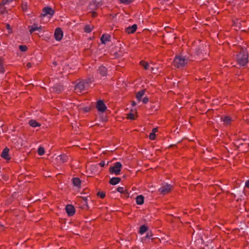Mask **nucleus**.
Returning <instances> with one entry per match:
<instances>
[{
  "label": "nucleus",
  "instance_id": "obj_33",
  "mask_svg": "<svg viewBox=\"0 0 249 249\" xmlns=\"http://www.w3.org/2000/svg\"><path fill=\"white\" fill-rule=\"evenodd\" d=\"M127 118L128 119H130V120H133L135 119V117L134 115L133 114L131 113H130L127 114Z\"/></svg>",
  "mask_w": 249,
  "mask_h": 249
},
{
  "label": "nucleus",
  "instance_id": "obj_5",
  "mask_svg": "<svg viewBox=\"0 0 249 249\" xmlns=\"http://www.w3.org/2000/svg\"><path fill=\"white\" fill-rule=\"evenodd\" d=\"M88 88L86 85L85 82L81 81L75 86L74 90L76 92L81 93L82 91L86 90Z\"/></svg>",
  "mask_w": 249,
  "mask_h": 249
},
{
  "label": "nucleus",
  "instance_id": "obj_25",
  "mask_svg": "<svg viewBox=\"0 0 249 249\" xmlns=\"http://www.w3.org/2000/svg\"><path fill=\"white\" fill-rule=\"evenodd\" d=\"M5 72V69L3 66V59L0 57V73H4Z\"/></svg>",
  "mask_w": 249,
  "mask_h": 249
},
{
  "label": "nucleus",
  "instance_id": "obj_42",
  "mask_svg": "<svg viewBox=\"0 0 249 249\" xmlns=\"http://www.w3.org/2000/svg\"><path fill=\"white\" fill-rule=\"evenodd\" d=\"M245 186L248 188H249V179L248 180L246 183H245Z\"/></svg>",
  "mask_w": 249,
  "mask_h": 249
},
{
  "label": "nucleus",
  "instance_id": "obj_11",
  "mask_svg": "<svg viewBox=\"0 0 249 249\" xmlns=\"http://www.w3.org/2000/svg\"><path fill=\"white\" fill-rule=\"evenodd\" d=\"M29 32L30 34H32L33 32L36 31H38L39 32L42 31V27L41 26H38L37 24H34L33 25L29 26Z\"/></svg>",
  "mask_w": 249,
  "mask_h": 249
},
{
  "label": "nucleus",
  "instance_id": "obj_28",
  "mask_svg": "<svg viewBox=\"0 0 249 249\" xmlns=\"http://www.w3.org/2000/svg\"><path fill=\"white\" fill-rule=\"evenodd\" d=\"M37 153L40 156H42L45 154V150L43 147L40 146L37 150Z\"/></svg>",
  "mask_w": 249,
  "mask_h": 249
},
{
  "label": "nucleus",
  "instance_id": "obj_7",
  "mask_svg": "<svg viewBox=\"0 0 249 249\" xmlns=\"http://www.w3.org/2000/svg\"><path fill=\"white\" fill-rule=\"evenodd\" d=\"M55 11L51 7H45L42 10V13L41 14V16L45 17L46 16L49 15L51 16L54 14Z\"/></svg>",
  "mask_w": 249,
  "mask_h": 249
},
{
  "label": "nucleus",
  "instance_id": "obj_13",
  "mask_svg": "<svg viewBox=\"0 0 249 249\" xmlns=\"http://www.w3.org/2000/svg\"><path fill=\"white\" fill-rule=\"evenodd\" d=\"M56 160H57L59 163H64L68 161V157L65 154H62L58 156L56 158Z\"/></svg>",
  "mask_w": 249,
  "mask_h": 249
},
{
  "label": "nucleus",
  "instance_id": "obj_3",
  "mask_svg": "<svg viewBox=\"0 0 249 249\" xmlns=\"http://www.w3.org/2000/svg\"><path fill=\"white\" fill-rule=\"evenodd\" d=\"M122 165L120 162H116L113 166H111L109 169V171L110 174H114L116 175H119L120 174Z\"/></svg>",
  "mask_w": 249,
  "mask_h": 249
},
{
  "label": "nucleus",
  "instance_id": "obj_44",
  "mask_svg": "<svg viewBox=\"0 0 249 249\" xmlns=\"http://www.w3.org/2000/svg\"><path fill=\"white\" fill-rule=\"evenodd\" d=\"M22 9H23V10H25L26 9H27V6L26 5H25V6H22Z\"/></svg>",
  "mask_w": 249,
  "mask_h": 249
},
{
  "label": "nucleus",
  "instance_id": "obj_10",
  "mask_svg": "<svg viewBox=\"0 0 249 249\" xmlns=\"http://www.w3.org/2000/svg\"><path fill=\"white\" fill-rule=\"evenodd\" d=\"M221 121L223 122L224 124L226 126L231 125L233 119L228 116H223L221 117Z\"/></svg>",
  "mask_w": 249,
  "mask_h": 249
},
{
  "label": "nucleus",
  "instance_id": "obj_34",
  "mask_svg": "<svg viewBox=\"0 0 249 249\" xmlns=\"http://www.w3.org/2000/svg\"><path fill=\"white\" fill-rule=\"evenodd\" d=\"M122 3L128 4L132 2V0H119Z\"/></svg>",
  "mask_w": 249,
  "mask_h": 249
},
{
  "label": "nucleus",
  "instance_id": "obj_8",
  "mask_svg": "<svg viewBox=\"0 0 249 249\" xmlns=\"http://www.w3.org/2000/svg\"><path fill=\"white\" fill-rule=\"evenodd\" d=\"M96 107L98 111L104 112L107 110V107L102 100H99L97 102Z\"/></svg>",
  "mask_w": 249,
  "mask_h": 249
},
{
  "label": "nucleus",
  "instance_id": "obj_31",
  "mask_svg": "<svg viewBox=\"0 0 249 249\" xmlns=\"http://www.w3.org/2000/svg\"><path fill=\"white\" fill-rule=\"evenodd\" d=\"M19 49L21 52H25L28 50V47L26 45H19Z\"/></svg>",
  "mask_w": 249,
  "mask_h": 249
},
{
  "label": "nucleus",
  "instance_id": "obj_19",
  "mask_svg": "<svg viewBox=\"0 0 249 249\" xmlns=\"http://www.w3.org/2000/svg\"><path fill=\"white\" fill-rule=\"evenodd\" d=\"M121 180V178L119 177H113L110 179L109 183L111 185H115L119 183Z\"/></svg>",
  "mask_w": 249,
  "mask_h": 249
},
{
  "label": "nucleus",
  "instance_id": "obj_22",
  "mask_svg": "<svg viewBox=\"0 0 249 249\" xmlns=\"http://www.w3.org/2000/svg\"><path fill=\"white\" fill-rule=\"evenodd\" d=\"M145 94L144 90H141L138 92L136 94V97L138 101H141L142 98V97Z\"/></svg>",
  "mask_w": 249,
  "mask_h": 249
},
{
  "label": "nucleus",
  "instance_id": "obj_45",
  "mask_svg": "<svg viewBox=\"0 0 249 249\" xmlns=\"http://www.w3.org/2000/svg\"><path fill=\"white\" fill-rule=\"evenodd\" d=\"M136 105V103H135V102H132V106H134Z\"/></svg>",
  "mask_w": 249,
  "mask_h": 249
},
{
  "label": "nucleus",
  "instance_id": "obj_23",
  "mask_svg": "<svg viewBox=\"0 0 249 249\" xmlns=\"http://www.w3.org/2000/svg\"><path fill=\"white\" fill-rule=\"evenodd\" d=\"M29 124H30V126L33 127L40 126V124L39 123L37 122L36 120L33 119L29 121Z\"/></svg>",
  "mask_w": 249,
  "mask_h": 249
},
{
  "label": "nucleus",
  "instance_id": "obj_43",
  "mask_svg": "<svg viewBox=\"0 0 249 249\" xmlns=\"http://www.w3.org/2000/svg\"><path fill=\"white\" fill-rule=\"evenodd\" d=\"M157 131H158V128H154L152 129V133H154L155 134V133L157 132Z\"/></svg>",
  "mask_w": 249,
  "mask_h": 249
},
{
  "label": "nucleus",
  "instance_id": "obj_41",
  "mask_svg": "<svg viewBox=\"0 0 249 249\" xmlns=\"http://www.w3.org/2000/svg\"><path fill=\"white\" fill-rule=\"evenodd\" d=\"M33 66V64L32 63H30V62H29L26 65V67L28 68V69H30L31 68H32Z\"/></svg>",
  "mask_w": 249,
  "mask_h": 249
},
{
  "label": "nucleus",
  "instance_id": "obj_12",
  "mask_svg": "<svg viewBox=\"0 0 249 249\" xmlns=\"http://www.w3.org/2000/svg\"><path fill=\"white\" fill-rule=\"evenodd\" d=\"M66 211L69 216H72L75 213V208L71 205H68L66 207Z\"/></svg>",
  "mask_w": 249,
  "mask_h": 249
},
{
  "label": "nucleus",
  "instance_id": "obj_37",
  "mask_svg": "<svg viewBox=\"0 0 249 249\" xmlns=\"http://www.w3.org/2000/svg\"><path fill=\"white\" fill-rule=\"evenodd\" d=\"M149 101V99L147 97H145L143 98V99H142V102L144 103V104H146L148 103Z\"/></svg>",
  "mask_w": 249,
  "mask_h": 249
},
{
  "label": "nucleus",
  "instance_id": "obj_39",
  "mask_svg": "<svg viewBox=\"0 0 249 249\" xmlns=\"http://www.w3.org/2000/svg\"><path fill=\"white\" fill-rule=\"evenodd\" d=\"M99 165L101 167H104L105 165H106V162L105 161H101L100 163H99Z\"/></svg>",
  "mask_w": 249,
  "mask_h": 249
},
{
  "label": "nucleus",
  "instance_id": "obj_24",
  "mask_svg": "<svg viewBox=\"0 0 249 249\" xmlns=\"http://www.w3.org/2000/svg\"><path fill=\"white\" fill-rule=\"evenodd\" d=\"M93 29V26H91V25H90L89 24H87L85 26L84 30V32L86 33H89L92 31Z\"/></svg>",
  "mask_w": 249,
  "mask_h": 249
},
{
  "label": "nucleus",
  "instance_id": "obj_9",
  "mask_svg": "<svg viewBox=\"0 0 249 249\" xmlns=\"http://www.w3.org/2000/svg\"><path fill=\"white\" fill-rule=\"evenodd\" d=\"M63 36V33L62 30L60 28H57L55 29L54 32V38L55 40L57 41H60L62 38Z\"/></svg>",
  "mask_w": 249,
  "mask_h": 249
},
{
  "label": "nucleus",
  "instance_id": "obj_6",
  "mask_svg": "<svg viewBox=\"0 0 249 249\" xmlns=\"http://www.w3.org/2000/svg\"><path fill=\"white\" fill-rule=\"evenodd\" d=\"M172 186L168 184L161 186L159 189V192L160 194L165 195L168 194L171 190Z\"/></svg>",
  "mask_w": 249,
  "mask_h": 249
},
{
  "label": "nucleus",
  "instance_id": "obj_38",
  "mask_svg": "<svg viewBox=\"0 0 249 249\" xmlns=\"http://www.w3.org/2000/svg\"><path fill=\"white\" fill-rule=\"evenodd\" d=\"M153 235V234L150 231V232H148L147 233L146 236H145V238H151Z\"/></svg>",
  "mask_w": 249,
  "mask_h": 249
},
{
  "label": "nucleus",
  "instance_id": "obj_26",
  "mask_svg": "<svg viewBox=\"0 0 249 249\" xmlns=\"http://www.w3.org/2000/svg\"><path fill=\"white\" fill-rule=\"evenodd\" d=\"M148 230V228L145 225H142L140 228L139 233L141 234H143Z\"/></svg>",
  "mask_w": 249,
  "mask_h": 249
},
{
  "label": "nucleus",
  "instance_id": "obj_30",
  "mask_svg": "<svg viewBox=\"0 0 249 249\" xmlns=\"http://www.w3.org/2000/svg\"><path fill=\"white\" fill-rule=\"evenodd\" d=\"M5 11V7H4V4L3 3L0 4V14H3L4 13Z\"/></svg>",
  "mask_w": 249,
  "mask_h": 249
},
{
  "label": "nucleus",
  "instance_id": "obj_15",
  "mask_svg": "<svg viewBox=\"0 0 249 249\" xmlns=\"http://www.w3.org/2000/svg\"><path fill=\"white\" fill-rule=\"evenodd\" d=\"M9 150L8 148H5L1 153V157L5 160H9Z\"/></svg>",
  "mask_w": 249,
  "mask_h": 249
},
{
  "label": "nucleus",
  "instance_id": "obj_35",
  "mask_svg": "<svg viewBox=\"0 0 249 249\" xmlns=\"http://www.w3.org/2000/svg\"><path fill=\"white\" fill-rule=\"evenodd\" d=\"M149 138L151 140H154L156 139V135L154 133H150L149 136Z\"/></svg>",
  "mask_w": 249,
  "mask_h": 249
},
{
  "label": "nucleus",
  "instance_id": "obj_2",
  "mask_svg": "<svg viewBox=\"0 0 249 249\" xmlns=\"http://www.w3.org/2000/svg\"><path fill=\"white\" fill-rule=\"evenodd\" d=\"M188 62V59L182 56H177L173 62V66L177 68H181L186 66Z\"/></svg>",
  "mask_w": 249,
  "mask_h": 249
},
{
  "label": "nucleus",
  "instance_id": "obj_46",
  "mask_svg": "<svg viewBox=\"0 0 249 249\" xmlns=\"http://www.w3.org/2000/svg\"><path fill=\"white\" fill-rule=\"evenodd\" d=\"M151 71H153V68H151Z\"/></svg>",
  "mask_w": 249,
  "mask_h": 249
},
{
  "label": "nucleus",
  "instance_id": "obj_40",
  "mask_svg": "<svg viewBox=\"0 0 249 249\" xmlns=\"http://www.w3.org/2000/svg\"><path fill=\"white\" fill-rule=\"evenodd\" d=\"M12 0H2V3L3 4H6L7 3L12 1Z\"/></svg>",
  "mask_w": 249,
  "mask_h": 249
},
{
  "label": "nucleus",
  "instance_id": "obj_21",
  "mask_svg": "<svg viewBox=\"0 0 249 249\" xmlns=\"http://www.w3.org/2000/svg\"><path fill=\"white\" fill-rule=\"evenodd\" d=\"M81 180L78 178H75L72 179V183L74 186L80 188L81 186Z\"/></svg>",
  "mask_w": 249,
  "mask_h": 249
},
{
  "label": "nucleus",
  "instance_id": "obj_18",
  "mask_svg": "<svg viewBox=\"0 0 249 249\" xmlns=\"http://www.w3.org/2000/svg\"><path fill=\"white\" fill-rule=\"evenodd\" d=\"M98 73L102 76H105L107 75V70L104 66H101L99 67L98 70Z\"/></svg>",
  "mask_w": 249,
  "mask_h": 249
},
{
  "label": "nucleus",
  "instance_id": "obj_29",
  "mask_svg": "<svg viewBox=\"0 0 249 249\" xmlns=\"http://www.w3.org/2000/svg\"><path fill=\"white\" fill-rule=\"evenodd\" d=\"M83 81L85 82L86 85L87 87V88H89L90 86V85L93 82V80L92 79H88L83 80Z\"/></svg>",
  "mask_w": 249,
  "mask_h": 249
},
{
  "label": "nucleus",
  "instance_id": "obj_36",
  "mask_svg": "<svg viewBox=\"0 0 249 249\" xmlns=\"http://www.w3.org/2000/svg\"><path fill=\"white\" fill-rule=\"evenodd\" d=\"M6 28L8 30V33L9 34L12 33V28L11 27L10 25H9V24H8V23L6 24Z\"/></svg>",
  "mask_w": 249,
  "mask_h": 249
},
{
  "label": "nucleus",
  "instance_id": "obj_20",
  "mask_svg": "<svg viewBox=\"0 0 249 249\" xmlns=\"http://www.w3.org/2000/svg\"><path fill=\"white\" fill-rule=\"evenodd\" d=\"M136 202L138 205H142L144 203V196L142 195H139L136 198Z\"/></svg>",
  "mask_w": 249,
  "mask_h": 249
},
{
  "label": "nucleus",
  "instance_id": "obj_14",
  "mask_svg": "<svg viewBox=\"0 0 249 249\" xmlns=\"http://www.w3.org/2000/svg\"><path fill=\"white\" fill-rule=\"evenodd\" d=\"M137 28L136 24H133L131 26H129L125 29V32L128 34H133L135 32Z\"/></svg>",
  "mask_w": 249,
  "mask_h": 249
},
{
  "label": "nucleus",
  "instance_id": "obj_4",
  "mask_svg": "<svg viewBox=\"0 0 249 249\" xmlns=\"http://www.w3.org/2000/svg\"><path fill=\"white\" fill-rule=\"evenodd\" d=\"M77 202L78 203L79 207L82 209L88 208V200L86 197L79 196L77 198Z\"/></svg>",
  "mask_w": 249,
  "mask_h": 249
},
{
  "label": "nucleus",
  "instance_id": "obj_1",
  "mask_svg": "<svg viewBox=\"0 0 249 249\" xmlns=\"http://www.w3.org/2000/svg\"><path fill=\"white\" fill-rule=\"evenodd\" d=\"M248 53L246 49L242 48L237 55V62L242 66H245L248 63Z\"/></svg>",
  "mask_w": 249,
  "mask_h": 249
},
{
  "label": "nucleus",
  "instance_id": "obj_32",
  "mask_svg": "<svg viewBox=\"0 0 249 249\" xmlns=\"http://www.w3.org/2000/svg\"><path fill=\"white\" fill-rule=\"evenodd\" d=\"M97 196H99L101 198H105L106 196V193L104 192H99L97 194Z\"/></svg>",
  "mask_w": 249,
  "mask_h": 249
},
{
  "label": "nucleus",
  "instance_id": "obj_17",
  "mask_svg": "<svg viewBox=\"0 0 249 249\" xmlns=\"http://www.w3.org/2000/svg\"><path fill=\"white\" fill-rule=\"evenodd\" d=\"M110 36L107 34H103L100 38L103 44H106L107 42L110 41Z\"/></svg>",
  "mask_w": 249,
  "mask_h": 249
},
{
  "label": "nucleus",
  "instance_id": "obj_16",
  "mask_svg": "<svg viewBox=\"0 0 249 249\" xmlns=\"http://www.w3.org/2000/svg\"><path fill=\"white\" fill-rule=\"evenodd\" d=\"M117 191L121 194H124L127 197L129 196L128 191L126 188L123 187H119L117 188Z\"/></svg>",
  "mask_w": 249,
  "mask_h": 249
},
{
  "label": "nucleus",
  "instance_id": "obj_27",
  "mask_svg": "<svg viewBox=\"0 0 249 249\" xmlns=\"http://www.w3.org/2000/svg\"><path fill=\"white\" fill-rule=\"evenodd\" d=\"M140 65L142 67H143V68L145 69V70H147L148 69L149 67V64L148 63V62L145 61H143V60H142L141 61H140Z\"/></svg>",
  "mask_w": 249,
  "mask_h": 249
}]
</instances>
